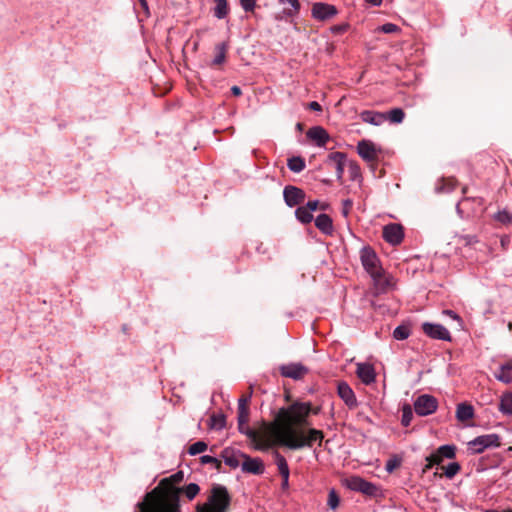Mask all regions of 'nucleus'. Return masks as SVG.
<instances>
[{
  "label": "nucleus",
  "instance_id": "13d9d810",
  "mask_svg": "<svg viewBox=\"0 0 512 512\" xmlns=\"http://www.w3.org/2000/svg\"><path fill=\"white\" fill-rule=\"evenodd\" d=\"M250 400V397H241L238 400V408H248V402Z\"/></svg>",
  "mask_w": 512,
  "mask_h": 512
},
{
  "label": "nucleus",
  "instance_id": "09e8293b",
  "mask_svg": "<svg viewBox=\"0 0 512 512\" xmlns=\"http://www.w3.org/2000/svg\"><path fill=\"white\" fill-rule=\"evenodd\" d=\"M442 314L445 315V316H448L449 318H451L454 321H456L457 325H458V328H462L463 321H462L461 317L455 311L450 310V309H445V310L442 311Z\"/></svg>",
  "mask_w": 512,
  "mask_h": 512
},
{
  "label": "nucleus",
  "instance_id": "5fc2aeb1",
  "mask_svg": "<svg viewBox=\"0 0 512 512\" xmlns=\"http://www.w3.org/2000/svg\"><path fill=\"white\" fill-rule=\"evenodd\" d=\"M279 2L283 5L291 6L296 12L300 9L299 0H279Z\"/></svg>",
  "mask_w": 512,
  "mask_h": 512
},
{
  "label": "nucleus",
  "instance_id": "a18cd8bd",
  "mask_svg": "<svg viewBox=\"0 0 512 512\" xmlns=\"http://www.w3.org/2000/svg\"><path fill=\"white\" fill-rule=\"evenodd\" d=\"M401 465V459L397 456L389 458L385 464V470L389 473L393 472L397 467Z\"/></svg>",
  "mask_w": 512,
  "mask_h": 512
},
{
  "label": "nucleus",
  "instance_id": "4d7b16f0",
  "mask_svg": "<svg viewBox=\"0 0 512 512\" xmlns=\"http://www.w3.org/2000/svg\"><path fill=\"white\" fill-rule=\"evenodd\" d=\"M306 208L310 211V212H314L315 210H317L319 208V201L318 200H311V201H308L306 204H305Z\"/></svg>",
  "mask_w": 512,
  "mask_h": 512
},
{
  "label": "nucleus",
  "instance_id": "393cba45",
  "mask_svg": "<svg viewBox=\"0 0 512 512\" xmlns=\"http://www.w3.org/2000/svg\"><path fill=\"white\" fill-rule=\"evenodd\" d=\"M474 417V408L467 403H460L457 405L456 418L461 421H467Z\"/></svg>",
  "mask_w": 512,
  "mask_h": 512
},
{
  "label": "nucleus",
  "instance_id": "6e6552de",
  "mask_svg": "<svg viewBox=\"0 0 512 512\" xmlns=\"http://www.w3.org/2000/svg\"><path fill=\"white\" fill-rule=\"evenodd\" d=\"M438 400L430 394H422L414 401L415 413L419 416H429L436 412Z\"/></svg>",
  "mask_w": 512,
  "mask_h": 512
},
{
  "label": "nucleus",
  "instance_id": "49530a36",
  "mask_svg": "<svg viewBox=\"0 0 512 512\" xmlns=\"http://www.w3.org/2000/svg\"><path fill=\"white\" fill-rule=\"evenodd\" d=\"M377 290L380 292H385L389 287L392 285V279L389 277H386L384 273L382 272V280L380 284L374 283Z\"/></svg>",
  "mask_w": 512,
  "mask_h": 512
},
{
  "label": "nucleus",
  "instance_id": "774afa93",
  "mask_svg": "<svg viewBox=\"0 0 512 512\" xmlns=\"http://www.w3.org/2000/svg\"><path fill=\"white\" fill-rule=\"evenodd\" d=\"M509 512H512V511L509 510Z\"/></svg>",
  "mask_w": 512,
  "mask_h": 512
},
{
  "label": "nucleus",
  "instance_id": "c756f323",
  "mask_svg": "<svg viewBox=\"0 0 512 512\" xmlns=\"http://www.w3.org/2000/svg\"><path fill=\"white\" fill-rule=\"evenodd\" d=\"M287 167L294 173H300L305 169V161L300 156H294L288 159Z\"/></svg>",
  "mask_w": 512,
  "mask_h": 512
},
{
  "label": "nucleus",
  "instance_id": "6e6d98bb",
  "mask_svg": "<svg viewBox=\"0 0 512 512\" xmlns=\"http://www.w3.org/2000/svg\"><path fill=\"white\" fill-rule=\"evenodd\" d=\"M348 28L347 24H341V25H334L330 28L331 32L334 34H342L344 33Z\"/></svg>",
  "mask_w": 512,
  "mask_h": 512
},
{
  "label": "nucleus",
  "instance_id": "ddd939ff",
  "mask_svg": "<svg viewBox=\"0 0 512 512\" xmlns=\"http://www.w3.org/2000/svg\"><path fill=\"white\" fill-rule=\"evenodd\" d=\"M243 462L241 464V469L245 473L253 474V475H262L265 471L263 461L258 458H252L249 455H242Z\"/></svg>",
  "mask_w": 512,
  "mask_h": 512
},
{
  "label": "nucleus",
  "instance_id": "603ef678",
  "mask_svg": "<svg viewBox=\"0 0 512 512\" xmlns=\"http://www.w3.org/2000/svg\"><path fill=\"white\" fill-rule=\"evenodd\" d=\"M426 464L422 469V474H425L428 470H430L436 463V457L434 454H431L425 458Z\"/></svg>",
  "mask_w": 512,
  "mask_h": 512
},
{
  "label": "nucleus",
  "instance_id": "58836bf2",
  "mask_svg": "<svg viewBox=\"0 0 512 512\" xmlns=\"http://www.w3.org/2000/svg\"><path fill=\"white\" fill-rule=\"evenodd\" d=\"M207 443L204 442V441H197L195 443H193L192 445H190L189 449H188V453L192 456L194 455H197V454H200L204 451L207 450Z\"/></svg>",
  "mask_w": 512,
  "mask_h": 512
},
{
  "label": "nucleus",
  "instance_id": "6ab92c4d",
  "mask_svg": "<svg viewBox=\"0 0 512 512\" xmlns=\"http://www.w3.org/2000/svg\"><path fill=\"white\" fill-rule=\"evenodd\" d=\"M356 374L360 378V380L369 385L375 382L376 373L372 365L367 363H359L357 364Z\"/></svg>",
  "mask_w": 512,
  "mask_h": 512
},
{
  "label": "nucleus",
  "instance_id": "39448f33",
  "mask_svg": "<svg viewBox=\"0 0 512 512\" xmlns=\"http://www.w3.org/2000/svg\"><path fill=\"white\" fill-rule=\"evenodd\" d=\"M361 263L364 269L370 274L374 283L380 284L382 280V268L379 266V259L370 247H363L360 252Z\"/></svg>",
  "mask_w": 512,
  "mask_h": 512
},
{
  "label": "nucleus",
  "instance_id": "dca6fc26",
  "mask_svg": "<svg viewBox=\"0 0 512 512\" xmlns=\"http://www.w3.org/2000/svg\"><path fill=\"white\" fill-rule=\"evenodd\" d=\"M307 372H308V369L301 363H290V364L282 365L280 367V373L282 376L291 378L294 380L301 379L305 374H307Z\"/></svg>",
  "mask_w": 512,
  "mask_h": 512
},
{
  "label": "nucleus",
  "instance_id": "b1692460",
  "mask_svg": "<svg viewBox=\"0 0 512 512\" xmlns=\"http://www.w3.org/2000/svg\"><path fill=\"white\" fill-rule=\"evenodd\" d=\"M436 457V463H441L444 458L453 459L456 456V447L454 445H442L440 446L435 453H433Z\"/></svg>",
  "mask_w": 512,
  "mask_h": 512
},
{
  "label": "nucleus",
  "instance_id": "9d476101",
  "mask_svg": "<svg viewBox=\"0 0 512 512\" xmlns=\"http://www.w3.org/2000/svg\"><path fill=\"white\" fill-rule=\"evenodd\" d=\"M423 333L431 339L450 342L451 334L442 324L424 322L421 325Z\"/></svg>",
  "mask_w": 512,
  "mask_h": 512
},
{
  "label": "nucleus",
  "instance_id": "f704fd0d",
  "mask_svg": "<svg viewBox=\"0 0 512 512\" xmlns=\"http://www.w3.org/2000/svg\"><path fill=\"white\" fill-rule=\"evenodd\" d=\"M413 419V411L409 404H405L402 407L401 424L404 427H408Z\"/></svg>",
  "mask_w": 512,
  "mask_h": 512
},
{
  "label": "nucleus",
  "instance_id": "338daca9",
  "mask_svg": "<svg viewBox=\"0 0 512 512\" xmlns=\"http://www.w3.org/2000/svg\"><path fill=\"white\" fill-rule=\"evenodd\" d=\"M143 5L146 4L145 0H139Z\"/></svg>",
  "mask_w": 512,
  "mask_h": 512
},
{
  "label": "nucleus",
  "instance_id": "20e7f679",
  "mask_svg": "<svg viewBox=\"0 0 512 512\" xmlns=\"http://www.w3.org/2000/svg\"><path fill=\"white\" fill-rule=\"evenodd\" d=\"M231 496L228 489L221 484H214L206 502L196 506V512H228Z\"/></svg>",
  "mask_w": 512,
  "mask_h": 512
},
{
  "label": "nucleus",
  "instance_id": "f3484780",
  "mask_svg": "<svg viewBox=\"0 0 512 512\" xmlns=\"http://www.w3.org/2000/svg\"><path fill=\"white\" fill-rule=\"evenodd\" d=\"M346 162V156L342 152H333L330 153L327 157L326 163L334 166L337 180L339 181L342 180Z\"/></svg>",
  "mask_w": 512,
  "mask_h": 512
},
{
  "label": "nucleus",
  "instance_id": "72a5a7b5",
  "mask_svg": "<svg viewBox=\"0 0 512 512\" xmlns=\"http://www.w3.org/2000/svg\"><path fill=\"white\" fill-rule=\"evenodd\" d=\"M386 116L391 123L399 124L404 120L405 113L401 108H393L386 114Z\"/></svg>",
  "mask_w": 512,
  "mask_h": 512
},
{
  "label": "nucleus",
  "instance_id": "37998d69",
  "mask_svg": "<svg viewBox=\"0 0 512 512\" xmlns=\"http://www.w3.org/2000/svg\"><path fill=\"white\" fill-rule=\"evenodd\" d=\"M350 179L356 181L361 177L360 167L353 161L348 162Z\"/></svg>",
  "mask_w": 512,
  "mask_h": 512
},
{
  "label": "nucleus",
  "instance_id": "864d4df0",
  "mask_svg": "<svg viewBox=\"0 0 512 512\" xmlns=\"http://www.w3.org/2000/svg\"><path fill=\"white\" fill-rule=\"evenodd\" d=\"M352 205L353 201L351 199H345L342 201V214L344 217H347L349 215Z\"/></svg>",
  "mask_w": 512,
  "mask_h": 512
},
{
  "label": "nucleus",
  "instance_id": "e2e57ef3",
  "mask_svg": "<svg viewBox=\"0 0 512 512\" xmlns=\"http://www.w3.org/2000/svg\"><path fill=\"white\" fill-rule=\"evenodd\" d=\"M289 486V478H283V481H282V488L283 489H287Z\"/></svg>",
  "mask_w": 512,
  "mask_h": 512
},
{
  "label": "nucleus",
  "instance_id": "473e14b6",
  "mask_svg": "<svg viewBox=\"0 0 512 512\" xmlns=\"http://www.w3.org/2000/svg\"><path fill=\"white\" fill-rule=\"evenodd\" d=\"M226 425V419L223 414H213L210 417V428L214 430H222Z\"/></svg>",
  "mask_w": 512,
  "mask_h": 512
},
{
  "label": "nucleus",
  "instance_id": "f8f14e48",
  "mask_svg": "<svg viewBox=\"0 0 512 512\" xmlns=\"http://www.w3.org/2000/svg\"><path fill=\"white\" fill-rule=\"evenodd\" d=\"M404 237L402 226L396 223H391L383 228V238L391 245H399Z\"/></svg>",
  "mask_w": 512,
  "mask_h": 512
},
{
  "label": "nucleus",
  "instance_id": "c9c22d12",
  "mask_svg": "<svg viewBox=\"0 0 512 512\" xmlns=\"http://www.w3.org/2000/svg\"><path fill=\"white\" fill-rule=\"evenodd\" d=\"M410 329L406 325H399L393 331V337L396 340H405L410 336Z\"/></svg>",
  "mask_w": 512,
  "mask_h": 512
},
{
  "label": "nucleus",
  "instance_id": "a878e982",
  "mask_svg": "<svg viewBox=\"0 0 512 512\" xmlns=\"http://www.w3.org/2000/svg\"><path fill=\"white\" fill-rule=\"evenodd\" d=\"M495 377L503 383L512 382V362L502 364L499 371L495 373Z\"/></svg>",
  "mask_w": 512,
  "mask_h": 512
},
{
  "label": "nucleus",
  "instance_id": "9b49d317",
  "mask_svg": "<svg viewBox=\"0 0 512 512\" xmlns=\"http://www.w3.org/2000/svg\"><path fill=\"white\" fill-rule=\"evenodd\" d=\"M337 13L338 10L334 5L324 2L314 3L311 9L312 17L319 21L329 20L336 16Z\"/></svg>",
  "mask_w": 512,
  "mask_h": 512
},
{
  "label": "nucleus",
  "instance_id": "0eeeda50",
  "mask_svg": "<svg viewBox=\"0 0 512 512\" xmlns=\"http://www.w3.org/2000/svg\"><path fill=\"white\" fill-rule=\"evenodd\" d=\"M238 430L255 444L254 448L257 450L267 449L275 444L274 439H266L264 437L263 423L258 431L250 428L247 424H242L241 426L238 425Z\"/></svg>",
  "mask_w": 512,
  "mask_h": 512
},
{
  "label": "nucleus",
  "instance_id": "f03ea898",
  "mask_svg": "<svg viewBox=\"0 0 512 512\" xmlns=\"http://www.w3.org/2000/svg\"><path fill=\"white\" fill-rule=\"evenodd\" d=\"M311 412V404L308 402H295L288 408L279 409L273 422H263V433L266 439H274L275 444H279L280 432L287 426H302L307 423V418Z\"/></svg>",
  "mask_w": 512,
  "mask_h": 512
},
{
  "label": "nucleus",
  "instance_id": "423d86ee",
  "mask_svg": "<svg viewBox=\"0 0 512 512\" xmlns=\"http://www.w3.org/2000/svg\"><path fill=\"white\" fill-rule=\"evenodd\" d=\"M500 437L498 434L480 435L468 442V450L471 454H480L487 448L499 447Z\"/></svg>",
  "mask_w": 512,
  "mask_h": 512
},
{
  "label": "nucleus",
  "instance_id": "1a4fd4ad",
  "mask_svg": "<svg viewBox=\"0 0 512 512\" xmlns=\"http://www.w3.org/2000/svg\"><path fill=\"white\" fill-rule=\"evenodd\" d=\"M346 487L355 492H361L367 496H376L378 492V487L363 479L360 476H351L345 481Z\"/></svg>",
  "mask_w": 512,
  "mask_h": 512
},
{
  "label": "nucleus",
  "instance_id": "8fccbe9b",
  "mask_svg": "<svg viewBox=\"0 0 512 512\" xmlns=\"http://www.w3.org/2000/svg\"><path fill=\"white\" fill-rule=\"evenodd\" d=\"M379 30L386 34H391L399 30V27L393 23H385L379 27Z\"/></svg>",
  "mask_w": 512,
  "mask_h": 512
},
{
  "label": "nucleus",
  "instance_id": "2f4dec72",
  "mask_svg": "<svg viewBox=\"0 0 512 512\" xmlns=\"http://www.w3.org/2000/svg\"><path fill=\"white\" fill-rule=\"evenodd\" d=\"M216 51L217 54L215 55L212 64L213 65H220L224 63L226 59V51H227V44L226 43H219L216 45Z\"/></svg>",
  "mask_w": 512,
  "mask_h": 512
},
{
  "label": "nucleus",
  "instance_id": "7ed1b4c3",
  "mask_svg": "<svg viewBox=\"0 0 512 512\" xmlns=\"http://www.w3.org/2000/svg\"><path fill=\"white\" fill-rule=\"evenodd\" d=\"M278 431L282 433V435L280 434L278 445L291 450H300L305 447L310 448L315 442L321 444L324 437L323 432L315 428H310L307 435H304L302 431L290 426H287L284 430Z\"/></svg>",
  "mask_w": 512,
  "mask_h": 512
},
{
  "label": "nucleus",
  "instance_id": "bf43d9fd",
  "mask_svg": "<svg viewBox=\"0 0 512 512\" xmlns=\"http://www.w3.org/2000/svg\"><path fill=\"white\" fill-rule=\"evenodd\" d=\"M309 108L313 111H321L322 110V106L317 102V101H312L309 103Z\"/></svg>",
  "mask_w": 512,
  "mask_h": 512
},
{
  "label": "nucleus",
  "instance_id": "680f3d73",
  "mask_svg": "<svg viewBox=\"0 0 512 512\" xmlns=\"http://www.w3.org/2000/svg\"><path fill=\"white\" fill-rule=\"evenodd\" d=\"M365 1L372 4L373 6H379L382 3V0H365Z\"/></svg>",
  "mask_w": 512,
  "mask_h": 512
},
{
  "label": "nucleus",
  "instance_id": "bb28decb",
  "mask_svg": "<svg viewBox=\"0 0 512 512\" xmlns=\"http://www.w3.org/2000/svg\"><path fill=\"white\" fill-rule=\"evenodd\" d=\"M275 463L282 478H289L290 470L285 457L278 451L274 452Z\"/></svg>",
  "mask_w": 512,
  "mask_h": 512
},
{
  "label": "nucleus",
  "instance_id": "052dcab7",
  "mask_svg": "<svg viewBox=\"0 0 512 512\" xmlns=\"http://www.w3.org/2000/svg\"><path fill=\"white\" fill-rule=\"evenodd\" d=\"M231 93L234 95V96H240L242 94V90L239 86H232L231 87Z\"/></svg>",
  "mask_w": 512,
  "mask_h": 512
},
{
  "label": "nucleus",
  "instance_id": "4be33fe9",
  "mask_svg": "<svg viewBox=\"0 0 512 512\" xmlns=\"http://www.w3.org/2000/svg\"><path fill=\"white\" fill-rule=\"evenodd\" d=\"M315 226L317 227V229L322 232L323 234L325 235H332L333 232H334V226H333V221H332V218L323 213V214H319L315 220Z\"/></svg>",
  "mask_w": 512,
  "mask_h": 512
},
{
  "label": "nucleus",
  "instance_id": "c85d7f7f",
  "mask_svg": "<svg viewBox=\"0 0 512 512\" xmlns=\"http://www.w3.org/2000/svg\"><path fill=\"white\" fill-rule=\"evenodd\" d=\"M295 217L302 224H309L313 220L312 212H310L305 205L299 206L295 210Z\"/></svg>",
  "mask_w": 512,
  "mask_h": 512
},
{
  "label": "nucleus",
  "instance_id": "de8ad7c7",
  "mask_svg": "<svg viewBox=\"0 0 512 512\" xmlns=\"http://www.w3.org/2000/svg\"><path fill=\"white\" fill-rule=\"evenodd\" d=\"M238 425L247 424L249 420V409L248 408H238Z\"/></svg>",
  "mask_w": 512,
  "mask_h": 512
},
{
  "label": "nucleus",
  "instance_id": "412c9836",
  "mask_svg": "<svg viewBox=\"0 0 512 512\" xmlns=\"http://www.w3.org/2000/svg\"><path fill=\"white\" fill-rule=\"evenodd\" d=\"M360 118L363 122L374 125V126H380L387 120L386 113L372 111V110L362 111L360 113Z\"/></svg>",
  "mask_w": 512,
  "mask_h": 512
},
{
  "label": "nucleus",
  "instance_id": "0e129e2a",
  "mask_svg": "<svg viewBox=\"0 0 512 512\" xmlns=\"http://www.w3.org/2000/svg\"><path fill=\"white\" fill-rule=\"evenodd\" d=\"M456 211H457V214H458L461 218H463V212H462V210H461V208H460V203H457V205H456Z\"/></svg>",
  "mask_w": 512,
  "mask_h": 512
},
{
  "label": "nucleus",
  "instance_id": "cd10ccee",
  "mask_svg": "<svg viewBox=\"0 0 512 512\" xmlns=\"http://www.w3.org/2000/svg\"><path fill=\"white\" fill-rule=\"evenodd\" d=\"M214 16L217 19H224L229 13V7L227 0H214Z\"/></svg>",
  "mask_w": 512,
  "mask_h": 512
},
{
  "label": "nucleus",
  "instance_id": "e433bc0d",
  "mask_svg": "<svg viewBox=\"0 0 512 512\" xmlns=\"http://www.w3.org/2000/svg\"><path fill=\"white\" fill-rule=\"evenodd\" d=\"M456 181L452 178L443 179L441 185H437L436 192H451L454 190Z\"/></svg>",
  "mask_w": 512,
  "mask_h": 512
},
{
  "label": "nucleus",
  "instance_id": "ea45409f",
  "mask_svg": "<svg viewBox=\"0 0 512 512\" xmlns=\"http://www.w3.org/2000/svg\"><path fill=\"white\" fill-rule=\"evenodd\" d=\"M200 461L202 464H213L214 468L219 472L222 470V463L216 457L203 455L200 457Z\"/></svg>",
  "mask_w": 512,
  "mask_h": 512
},
{
  "label": "nucleus",
  "instance_id": "79ce46f5",
  "mask_svg": "<svg viewBox=\"0 0 512 512\" xmlns=\"http://www.w3.org/2000/svg\"><path fill=\"white\" fill-rule=\"evenodd\" d=\"M199 491L200 487L196 483H190L184 489V493L189 500L194 499L196 495L199 493Z\"/></svg>",
  "mask_w": 512,
  "mask_h": 512
},
{
  "label": "nucleus",
  "instance_id": "4468645a",
  "mask_svg": "<svg viewBox=\"0 0 512 512\" xmlns=\"http://www.w3.org/2000/svg\"><path fill=\"white\" fill-rule=\"evenodd\" d=\"M337 394L340 397V399L350 409H354L358 406V401H357L356 395H355L353 389L350 387V385L347 382L341 381L338 383Z\"/></svg>",
  "mask_w": 512,
  "mask_h": 512
},
{
  "label": "nucleus",
  "instance_id": "5701e85b",
  "mask_svg": "<svg viewBox=\"0 0 512 512\" xmlns=\"http://www.w3.org/2000/svg\"><path fill=\"white\" fill-rule=\"evenodd\" d=\"M357 152L366 161H372L376 158V149L374 145L366 140H362L358 143Z\"/></svg>",
  "mask_w": 512,
  "mask_h": 512
},
{
  "label": "nucleus",
  "instance_id": "a211bd4d",
  "mask_svg": "<svg viewBox=\"0 0 512 512\" xmlns=\"http://www.w3.org/2000/svg\"><path fill=\"white\" fill-rule=\"evenodd\" d=\"M242 455L245 453L240 450H235L233 448H224L221 452V458L224 463L232 469H236L240 465V459H242Z\"/></svg>",
  "mask_w": 512,
  "mask_h": 512
},
{
  "label": "nucleus",
  "instance_id": "4c0bfd02",
  "mask_svg": "<svg viewBox=\"0 0 512 512\" xmlns=\"http://www.w3.org/2000/svg\"><path fill=\"white\" fill-rule=\"evenodd\" d=\"M494 219L504 225H508V224L512 223V213H510L504 209V210L498 211L494 215Z\"/></svg>",
  "mask_w": 512,
  "mask_h": 512
},
{
  "label": "nucleus",
  "instance_id": "2eb2a0df",
  "mask_svg": "<svg viewBox=\"0 0 512 512\" xmlns=\"http://www.w3.org/2000/svg\"><path fill=\"white\" fill-rule=\"evenodd\" d=\"M283 197L288 207H294L303 202L305 193L296 186L288 185L283 190Z\"/></svg>",
  "mask_w": 512,
  "mask_h": 512
},
{
  "label": "nucleus",
  "instance_id": "a19ab883",
  "mask_svg": "<svg viewBox=\"0 0 512 512\" xmlns=\"http://www.w3.org/2000/svg\"><path fill=\"white\" fill-rule=\"evenodd\" d=\"M461 467L459 465V463L457 462H451L449 463L445 469H444V475L448 478V479H452L459 471H460Z\"/></svg>",
  "mask_w": 512,
  "mask_h": 512
},
{
  "label": "nucleus",
  "instance_id": "aec40b11",
  "mask_svg": "<svg viewBox=\"0 0 512 512\" xmlns=\"http://www.w3.org/2000/svg\"><path fill=\"white\" fill-rule=\"evenodd\" d=\"M307 137L314 141L318 147H324L329 140V134L321 126H314L307 131Z\"/></svg>",
  "mask_w": 512,
  "mask_h": 512
},
{
  "label": "nucleus",
  "instance_id": "f257e3e1",
  "mask_svg": "<svg viewBox=\"0 0 512 512\" xmlns=\"http://www.w3.org/2000/svg\"><path fill=\"white\" fill-rule=\"evenodd\" d=\"M184 474L178 471L163 478L157 487L145 494L135 506V512H180L179 495L181 490L175 485L182 482Z\"/></svg>",
  "mask_w": 512,
  "mask_h": 512
},
{
  "label": "nucleus",
  "instance_id": "69168bd1",
  "mask_svg": "<svg viewBox=\"0 0 512 512\" xmlns=\"http://www.w3.org/2000/svg\"><path fill=\"white\" fill-rule=\"evenodd\" d=\"M328 207H329V204H327V203H322V204L319 203V208L321 210H327Z\"/></svg>",
  "mask_w": 512,
  "mask_h": 512
},
{
  "label": "nucleus",
  "instance_id": "7c9ffc66",
  "mask_svg": "<svg viewBox=\"0 0 512 512\" xmlns=\"http://www.w3.org/2000/svg\"><path fill=\"white\" fill-rule=\"evenodd\" d=\"M499 410L505 415H512V394L502 396L499 404Z\"/></svg>",
  "mask_w": 512,
  "mask_h": 512
},
{
  "label": "nucleus",
  "instance_id": "3c124183",
  "mask_svg": "<svg viewBox=\"0 0 512 512\" xmlns=\"http://www.w3.org/2000/svg\"><path fill=\"white\" fill-rule=\"evenodd\" d=\"M242 9L245 12H251L256 6V0H239Z\"/></svg>",
  "mask_w": 512,
  "mask_h": 512
},
{
  "label": "nucleus",
  "instance_id": "c03bdc74",
  "mask_svg": "<svg viewBox=\"0 0 512 512\" xmlns=\"http://www.w3.org/2000/svg\"><path fill=\"white\" fill-rule=\"evenodd\" d=\"M340 498L334 489H331L328 494L327 505L330 509L334 510L338 507Z\"/></svg>",
  "mask_w": 512,
  "mask_h": 512
}]
</instances>
